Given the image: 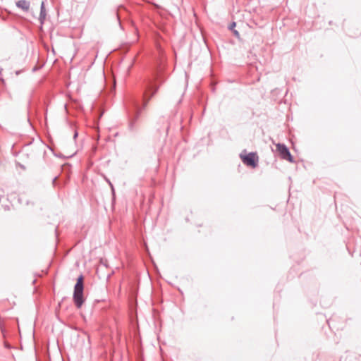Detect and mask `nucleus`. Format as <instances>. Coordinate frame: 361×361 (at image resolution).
I'll use <instances>...</instances> for the list:
<instances>
[{
	"label": "nucleus",
	"mask_w": 361,
	"mask_h": 361,
	"mask_svg": "<svg viewBox=\"0 0 361 361\" xmlns=\"http://www.w3.org/2000/svg\"><path fill=\"white\" fill-rule=\"evenodd\" d=\"M83 289V277L80 276L75 285L73 292V301L78 308H80L84 302Z\"/></svg>",
	"instance_id": "nucleus-1"
},
{
	"label": "nucleus",
	"mask_w": 361,
	"mask_h": 361,
	"mask_svg": "<svg viewBox=\"0 0 361 361\" xmlns=\"http://www.w3.org/2000/svg\"><path fill=\"white\" fill-rule=\"evenodd\" d=\"M276 147L281 159L288 160L290 163L295 162L293 157L291 155L289 149L286 145L278 143Z\"/></svg>",
	"instance_id": "nucleus-2"
},
{
	"label": "nucleus",
	"mask_w": 361,
	"mask_h": 361,
	"mask_svg": "<svg viewBox=\"0 0 361 361\" xmlns=\"http://www.w3.org/2000/svg\"><path fill=\"white\" fill-rule=\"evenodd\" d=\"M158 88L159 87L156 86V85L152 81H149L147 82L144 94V99L145 102L143 107L147 105L148 101L154 95V94L158 90Z\"/></svg>",
	"instance_id": "nucleus-3"
},
{
	"label": "nucleus",
	"mask_w": 361,
	"mask_h": 361,
	"mask_svg": "<svg viewBox=\"0 0 361 361\" xmlns=\"http://www.w3.org/2000/svg\"><path fill=\"white\" fill-rule=\"evenodd\" d=\"M243 162L247 166L255 168L257 166L259 161V157L257 153L250 152L245 156H240Z\"/></svg>",
	"instance_id": "nucleus-4"
},
{
	"label": "nucleus",
	"mask_w": 361,
	"mask_h": 361,
	"mask_svg": "<svg viewBox=\"0 0 361 361\" xmlns=\"http://www.w3.org/2000/svg\"><path fill=\"white\" fill-rule=\"evenodd\" d=\"M30 4L27 0H19L16 2V6L24 11H27L30 8Z\"/></svg>",
	"instance_id": "nucleus-5"
},
{
	"label": "nucleus",
	"mask_w": 361,
	"mask_h": 361,
	"mask_svg": "<svg viewBox=\"0 0 361 361\" xmlns=\"http://www.w3.org/2000/svg\"><path fill=\"white\" fill-rule=\"evenodd\" d=\"M47 16V12L45 9L44 2L42 1L40 6V13H39V20L40 21L41 24H43Z\"/></svg>",
	"instance_id": "nucleus-6"
},
{
	"label": "nucleus",
	"mask_w": 361,
	"mask_h": 361,
	"mask_svg": "<svg viewBox=\"0 0 361 361\" xmlns=\"http://www.w3.org/2000/svg\"><path fill=\"white\" fill-rule=\"evenodd\" d=\"M235 27H236V23L233 21L229 25L228 30H230L233 32V35L236 38L240 39V33L237 30H235Z\"/></svg>",
	"instance_id": "nucleus-7"
},
{
	"label": "nucleus",
	"mask_w": 361,
	"mask_h": 361,
	"mask_svg": "<svg viewBox=\"0 0 361 361\" xmlns=\"http://www.w3.org/2000/svg\"><path fill=\"white\" fill-rule=\"evenodd\" d=\"M140 114V110H138L137 106H135V114L133 115V118H131L130 123H129V128L130 129H133V126L135 120L138 118Z\"/></svg>",
	"instance_id": "nucleus-8"
},
{
	"label": "nucleus",
	"mask_w": 361,
	"mask_h": 361,
	"mask_svg": "<svg viewBox=\"0 0 361 361\" xmlns=\"http://www.w3.org/2000/svg\"><path fill=\"white\" fill-rule=\"evenodd\" d=\"M116 18H117V20H118V25H119L120 28L122 29L121 23L120 19H119V18H118L117 14H116Z\"/></svg>",
	"instance_id": "nucleus-9"
},
{
	"label": "nucleus",
	"mask_w": 361,
	"mask_h": 361,
	"mask_svg": "<svg viewBox=\"0 0 361 361\" xmlns=\"http://www.w3.org/2000/svg\"><path fill=\"white\" fill-rule=\"evenodd\" d=\"M106 181L109 183V185H110V186H111V190H113V184L111 183V182L110 181V180L106 179Z\"/></svg>",
	"instance_id": "nucleus-10"
},
{
	"label": "nucleus",
	"mask_w": 361,
	"mask_h": 361,
	"mask_svg": "<svg viewBox=\"0 0 361 361\" xmlns=\"http://www.w3.org/2000/svg\"><path fill=\"white\" fill-rule=\"evenodd\" d=\"M119 51H127V48L126 47H124L122 50H118Z\"/></svg>",
	"instance_id": "nucleus-11"
},
{
	"label": "nucleus",
	"mask_w": 361,
	"mask_h": 361,
	"mask_svg": "<svg viewBox=\"0 0 361 361\" xmlns=\"http://www.w3.org/2000/svg\"><path fill=\"white\" fill-rule=\"evenodd\" d=\"M116 80L114 79V88L116 87Z\"/></svg>",
	"instance_id": "nucleus-12"
},
{
	"label": "nucleus",
	"mask_w": 361,
	"mask_h": 361,
	"mask_svg": "<svg viewBox=\"0 0 361 361\" xmlns=\"http://www.w3.org/2000/svg\"><path fill=\"white\" fill-rule=\"evenodd\" d=\"M77 135H78V133H75V135H74V137H77Z\"/></svg>",
	"instance_id": "nucleus-13"
},
{
	"label": "nucleus",
	"mask_w": 361,
	"mask_h": 361,
	"mask_svg": "<svg viewBox=\"0 0 361 361\" xmlns=\"http://www.w3.org/2000/svg\"><path fill=\"white\" fill-rule=\"evenodd\" d=\"M117 135V133H114V136L116 137Z\"/></svg>",
	"instance_id": "nucleus-14"
}]
</instances>
